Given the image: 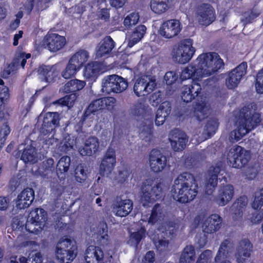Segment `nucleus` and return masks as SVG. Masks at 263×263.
<instances>
[{"label": "nucleus", "instance_id": "1", "mask_svg": "<svg viewBox=\"0 0 263 263\" xmlns=\"http://www.w3.org/2000/svg\"><path fill=\"white\" fill-rule=\"evenodd\" d=\"M223 65L219 55L215 52L202 53L181 72L180 79L199 80L216 73Z\"/></svg>", "mask_w": 263, "mask_h": 263}, {"label": "nucleus", "instance_id": "2", "mask_svg": "<svg viewBox=\"0 0 263 263\" xmlns=\"http://www.w3.org/2000/svg\"><path fill=\"white\" fill-rule=\"evenodd\" d=\"M256 105L250 104L234 112L236 129L230 133L231 140H239L260 123V115L256 112Z\"/></svg>", "mask_w": 263, "mask_h": 263}, {"label": "nucleus", "instance_id": "3", "mask_svg": "<svg viewBox=\"0 0 263 263\" xmlns=\"http://www.w3.org/2000/svg\"><path fill=\"white\" fill-rule=\"evenodd\" d=\"M198 188L194 177L190 173H183L174 180L171 194L175 200L186 203L195 198L198 193Z\"/></svg>", "mask_w": 263, "mask_h": 263}, {"label": "nucleus", "instance_id": "4", "mask_svg": "<svg viewBox=\"0 0 263 263\" xmlns=\"http://www.w3.org/2000/svg\"><path fill=\"white\" fill-rule=\"evenodd\" d=\"M195 51L193 40L188 39L183 40L174 46L171 55L174 62L184 64L192 59Z\"/></svg>", "mask_w": 263, "mask_h": 263}, {"label": "nucleus", "instance_id": "5", "mask_svg": "<svg viewBox=\"0 0 263 263\" xmlns=\"http://www.w3.org/2000/svg\"><path fill=\"white\" fill-rule=\"evenodd\" d=\"M162 186L161 183L152 179H147L143 183L141 201L143 206H146L147 203L156 201L162 196Z\"/></svg>", "mask_w": 263, "mask_h": 263}, {"label": "nucleus", "instance_id": "6", "mask_svg": "<svg viewBox=\"0 0 263 263\" xmlns=\"http://www.w3.org/2000/svg\"><path fill=\"white\" fill-rule=\"evenodd\" d=\"M77 254L76 241L68 238H62L59 242L57 252V257L63 263L72 261Z\"/></svg>", "mask_w": 263, "mask_h": 263}, {"label": "nucleus", "instance_id": "7", "mask_svg": "<svg viewBox=\"0 0 263 263\" xmlns=\"http://www.w3.org/2000/svg\"><path fill=\"white\" fill-rule=\"evenodd\" d=\"M250 158V154L242 147L234 145L227 154V159L231 165L235 168L241 167L246 164Z\"/></svg>", "mask_w": 263, "mask_h": 263}, {"label": "nucleus", "instance_id": "8", "mask_svg": "<svg viewBox=\"0 0 263 263\" xmlns=\"http://www.w3.org/2000/svg\"><path fill=\"white\" fill-rule=\"evenodd\" d=\"M195 16L200 25L208 26L215 20V11L211 5L202 3L197 7Z\"/></svg>", "mask_w": 263, "mask_h": 263}, {"label": "nucleus", "instance_id": "9", "mask_svg": "<svg viewBox=\"0 0 263 263\" xmlns=\"http://www.w3.org/2000/svg\"><path fill=\"white\" fill-rule=\"evenodd\" d=\"M156 79L150 76H144L136 80L134 90L135 94L139 97L152 92L156 87Z\"/></svg>", "mask_w": 263, "mask_h": 263}, {"label": "nucleus", "instance_id": "10", "mask_svg": "<svg viewBox=\"0 0 263 263\" xmlns=\"http://www.w3.org/2000/svg\"><path fill=\"white\" fill-rule=\"evenodd\" d=\"M247 68V63L242 62L229 73L226 79V84L228 88L233 89L237 86L242 77L246 74Z\"/></svg>", "mask_w": 263, "mask_h": 263}, {"label": "nucleus", "instance_id": "11", "mask_svg": "<svg viewBox=\"0 0 263 263\" xmlns=\"http://www.w3.org/2000/svg\"><path fill=\"white\" fill-rule=\"evenodd\" d=\"M182 26L177 20H170L164 22L160 27V34L165 39H172L176 36L181 31Z\"/></svg>", "mask_w": 263, "mask_h": 263}, {"label": "nucleus", "instance_id": "12", "mask_svg": "<svg viewBox=\"0 0 263 263\" xmlns=\"http://www.w3.org/2000/svg\"><path fill=\"white\" fill-rule=\"evenodd\" d=\"M234 195V188L231 184L221 185L214 201L219 206H224L233 198Z\"/></svg>", "mask_w": 263, "mask_h": 263}, {"label": "nucleus", "instance_id": "13", "mask_svg": "<svg viewBox=\"0 0 263 263\" xmlns=\"http://www.w3.org/2000/svg\"><path fill=\"white\" fill-rule=\"evenodd\" d=\"M169 140L172 148L176 152L184 149L188 141L186 134L178 129H174L171 132Z\"/></svg>", "mask_w": 263, "mask_h": 263}, {"label": "nucleus", "instance_id": "14", "mask_svg": "<svg viewBox=\"0 0 263 263\" xmlns=\"http://www.w3.org/2000/svg\"><path fill=\"white\" fill-rule=\"evenodd\" d=\"M151 169L154 172H160L165 167L166 158L159 151L153 149L149 157Z\"/></svg>", "mask_w": 263, "mask_h": 263}, {"label": "nucleus", "instance_id": "15", "mask_svg": "<svg viewBox=\"0 0 263 263\" xmlns=\"http://www.w3.org/2000/svg\"><path fill=\"white\" fill-rule=\"evenodd\" d=\"M252 246L248 240L241 241L236 250L235 258L237 263H247L251 256Z\"/></svg>", "mask_w": 263, "mask_h": 263}, {"label": "nucleus", "instance_id": "16", "mask_svg": "<svg viewBox=\"0 0 263 263\" xmlns=\"http://www.w3.org/2000/svg\"><path fill=\"white\" fill-rule=\"evenodd\" d=\"M64 36L55 33L47 34L44 41V45L51 52H56L62 49L65 44Z\"/></svg>", "mask_w": 263, "mask_h": 263}, {"label": "nucleus", "instance_id": "17", "mask_svg": "<svg viewBox=\"0 0 263 263\" xmlns=\"http://www.w3.org/2000/svg\"><path fill=\"white\" fill-rule=\"evenodd\" d=\"M34 198V191L31 188H26L17 195L15 201L16 207L20 210L28 208Z\"/></svg>", "mask_w": 263, "mask_h": 263}, {"label": "nucleus", "instance_id": "18", "mask_svg": "<svg viewBox=\"0 0 263 263\" xmlns=\"http://www.w3.org/2000/svg\"><path fill=\"white\" fill-rule=\"evenodd\" d=\"M103 66L97 62H90L85 65L83 74L87 80H95L103 72Z\"/></svg>", "mask_w": 263, "mask_h": 263}, {"label": "nucleus", "instance_id": "19", "mask_svg": "<svg viewBox=\"0 0 263 263\" xmlns=\"http://www.w3.org/2000/svg\"><path fill=\"white\" fill-rule=\"evenodd\" d=\"M99 148V142L98 139L93 137H89L87 139L83 146L79 148V152L81 155L92 156L97 152Z\"/></svg>", "mask_w": 263, "mask_h": 263}, {"label": "nucleus", "instance_id": "20", "mask_svg": "<svg viewBox=\"0 0 263 263\" xmlns=\"http://www.w3.org/2000/svg\"><path fill=\"white\" fill-rule=\"evenodd\" d=\"M221 223V219L218 215H212L204 221L202 230L206 233H213L219 229Z\"/></svg>", "mask_w": 263, "mask_h": 263}, {"label": "nucleus", "instance_id": "21", "mask_svg": "<svg viewBox=\"0 0 263 263\" xmlns=\"http://www.w3.org/2000/svg\"><path fill=\"white\" fill-rule=\"evenodd\" d=\"M114 46L113 40L110 36L105 37L100 42L96 48L97 57L102 58L108 55Z\"/></svg>", "mask_w": 263, "mask_h": 263}, {"label": "nucleus", "instance_id": "22", "mask_svg": "<svg viewBox=\"0 0 263 263\" xmlns=\"http://www.w3.org/2000/svg\"><path fill=\"white\" fill-rule=\"evenodd\" d=\"M103 253L101 249L94 246H89L86 250L85 259L87 263H100Z\"/></svg>", "mask_w": 263, "mask_h": 263}, {"label": "nucleus", "instance_id": "23", "mask_svg": "<svg viewBox=\"0 0 263 263\" xmlns=\"http://www.w3.org/2000/svg\"><path fill=\"white\" fill-rule=\"evenodd\" d=\"M59 121V117L58 113L48 112L44 117L43 129L48 133H51L58 125Z\"/></svg>", "mask_w": 263, "mask_h": 263}, {"label": "nucleus", "instance_id": "24", "mask_svg": "<svg viewBox=\"0 0 263 263\" xmlns=\"http://www.w3.org/2000/svg\"><path fill=\"white\" fill-rule=\"evenodd\" d=\"M115 163V150L111 147L108 149L101 164V168L104 171L110 172L114 170Z\"/></svg>", "mask_w": 263, "mask_h": 263}, {"label": "nucleus", "instance_id": "25", "mask_svg": "<svg viewBox=\"0 0 263 263\" xmlns=\"http://www.w3.org/2000/svg\"><path fill=\"white\" fill-rule=\"evenodd\" d=\"M133 209V203L129 199L119 200L116 201V215L123 217L128 215Z\"/></svg>", "mask_w": 263, "mask_h": 263}, {"label": "nucleus", "instance_id": "26", "mask_svg": "<svg viewBox=\"0 0 263 263\" xmlns=\"http://www.w3.org/2000/svg\"><path fill=\"white\" fill-rule=\"evenodd\" d=\"M28 218L44 228L47 219V213L42 209L36 208L30 212Z\"/></svg>", "mask_w": 263, "mask_h": 263}, {"label": "nucleus", "instance_id": "27", "mask_svg": "<svg viewBox=\"0 0 263 263\" xmlns=\"http://www.w3.org/2000/svg\"><path fill=\"white\" fill-rule=\"evenodd\" d=\"M89 58L88 52L85 50H80L74 53L69 61L78 67L80 69Z\"/></svg>", "mask_w": 263, "mask_h": 263}, {"label": "nucleus", "instance_id": "28", "mask_svg": "<svg viewBox=\"0 0 263 263\" xmlns=\"http://www.w3.org/2000/svg\"><path fill=\"white\" fill-rule=\"evenodd\" d=\"M164 217V214L162 208L159 204H157L154 207L151 216L148 218L143 216L142 220L145 221L148 220L149 223H154L163 220Z\"/></svg>", "mask_w": 263, "mask_h": 263}, {"label": "nucleus", "instance_id": "29", "mask_svg": "<svg viewBox=\"0 0 263 263\" xmlns=\"http://www.w3.org/2000/svg\"><path fill=\"white\" fill-rule=\"evenodd\" d=\"M210 105L205 102H200L195 107L194 116L199 120L203 119L209 113Z\"/></svg>", "mask_w": 263, "mask_h": 263}, {"label": "nucleus", "instance_id": "30", "mask_svg": "<svg viewBox=\"0 0 263 263\" xmlns=\"http://www.w3.org/2000/svg\"><path fill=\"white\" fill-rule=\"evenodd\" d=\"M21 159L25 163L36 162L38 158L35 148L32 146H27L21 155Z\"/></svg>", "mask_w": 263, "mask_h": 263}, {"label": "nucleus", "instance_id": "31", "mask_svg": "<svg viewBox=\"0 0 263 263\" xmlns=\"http://www.w3.org/2000/svg\"><path fill=\"white\" fill-rule=\"evenodd\" d=\"M86 85L84 81L73 79L68 81L64 86L65 92H76L82 89Z\"/></svg>", "mask_w": 263, "mask_h": 263}, {"label": "nucleus", "instance_id": "32", "mask_svg": "<svg viewBox=\"0 0 263 263\" xmlns=\"http://www.w3.org/2000/svg\"><path fill=\"white\" fill-rule=\"evenodd\" d=\"M146 28L144 25H139L131 35L128 42V46L133 47L135 44L139 42L143 37L146 32Z\"/></svg>", "mask_w": 263, "mask_h": 263}, {"label": "nucleus", "instance_id": "33", "mask_svg": "<svg viewBox=\"0 0 263 263\" xmlns=\"http://www.w3.org/2000/svg\"><path fill=\"white\" fill-rule=\"evenodd\" d=\"M115 89V75L112 74L106 77L102 81V91L107 93H114Z\"/></svg>", "mask_w": 263, "mask_h": 263}, {"label": "nucleus", "instance_id": "34", "mask_svg": "<svg viewBox=\"0 0 263 263\" xmlns=\"http://www.w3.org/2000/svg\"><path fill=\"white\" fill-rule=\"evenodd\" d=\"M195 257L194 248L192 246H186L180 258V263H193Z\"/></svg>", "mask_w": 263, "mask_h": 263}, {"label": "nucleus", "instance_id": "35", "mask_svg": "<svg viewBox=\"0 0 263 263\" xmlns=\"http://www.w3.org/2000/svg\"><path fill=\"white\" fill-rule=\"evenodd\" d=\"M168 0H152L151 8L152 10L156 13L161 14L164 12L168 9Z\"/></svg>", "mask_w": 263, "mask_h": 263}, {"label": "nucleus", "instance_id": "36", "mask_svg": "<svg viewBox=\"0 0 263 263\" xmlns=\"http://www.w3.org/2000/svg\"><path fill=\"white\" fill-rule=\"evenodd\" d=\"M145 125L140 126V136L141 138L146 141H149L152 137L151 128L153 126L152 121L147 119Z\"/></svg>", "mask_w": 263, "mask_h": 263}, {"label": "nucleus", "instance_id": "37", "mask_svg": "<svg viewBox=\"0 0 263 263\" xmlns=\"http://www.w3.org/2000/svg\"><path fill=\"white\" fill-rule=\"evenodd\" d=\"M229 241L228 240H225L221 243L217 254L215 258L216 262L223 259L224 260L227 258L229 251Z\"/></svg>", "mask_w": 263, "mask_h": 263}, {"label": "nucleus", "instance_id": "38", "mask_svg": "<svg viewBox=\"0 0 263 263\" xmlns=\"http://www.w3.org/2000/svg\"><path fill=\"white\" fill-rule=\"evenodd\" d=\"M218 126V122L216 119L209 120L204 127V134L206 135L204 138L206 139L214 134Z\"/></svg>", "mask_w": 263, "mask_h": 263}, {"label": "nucleus", "instance_id": "39", "mask_svg": "<svg viewBox=\"0 0 263 263\" xmlns=\"http://www.w3.org/2000/svg\"><path fill=\"white\" fill-rule=\"evenodd\" d=\"M79 70L80 69L78 67H77L76 65L69 61L66 68L62 71V76L65 79H70L74 77Z\"/></svg>", "mask_w": 263, "mask_h": 263}, {"label": "nucleus", "instance_id": "40", "mask_svg": "<svg viewBox=\"0 0 263 263\" xmlns=\"http://www.w3.org/2000/svg\"><path fill=\"white\" fill-rule=\"evenodd\" d=\"M70 158L68 156H63L59 161L57 165V170L61 173L68 171L70 165Z\"/></svg>", "mask_w": 263, "mask_h": 263}, {"label": "nucleus", "instance_id": "41", "mask_svg": "<svg viewBox=\"0 0 263 263\" xmlns=\"http://www.w3.org/2000/svg\"><path fill=\"white\" fill-rule=\"evenodd\" d=\"M146 231L144 228H141L138 231L131 233L129 242L131 245L137 246L140 240L145 236Z\"/></svg>", "mask_w": 263, "mask_h": 263}, {"label": "nucleus", "instance_id": "42", "mask_svg": "<svg viewBox=\"0 0 263 263\" xmlns=\"http://www.w3.org/2000/svg\"><path fill=\"white\" fill-rule=\"evenodd\" d=\"M39 224L38 223L35 222L28 218L25 224V230L30 233L37 234L41 232L44 228Z\"/></svg>", "mask_w": 263, "mask_h": 263}, {"label": "nucleus", "instance_id": "43", "mask_svg": "<svg viewBox=\"0 0 263 263\" xmlns=\"http://www.w3.org/2000/svg\"><path fill=\"white\" fill-rule=\"evenodd\" d=\"M30 57V54H25L24 52H20L16 54L13 62H15L16 60L17 62L15 64V67L13 68L12 71L16 70L20 65L21 67H24L26 64V60L29 59Z\"/></svg>", "mask_w": 263, "mask_h": 263}, {"label": "nucleus", "instance_id": "44", "mask_svg": "<svg viewBox=\"0 0 263 263\" xmlns=\"http://www.w3.org/2000/svg\"><path fill=\"white\" fill-rule=\"evenodd\" d=\"M38 72L40 75V78L43 80H45V78L48 73H51L54 76H58L59 71L49 66H42L38 69Z\"/></svg>", "mask_w": 263, "mask_h": 263}, {"label": "nucleus", "instance_id": "45", "mask_svg": "<svg viewBox=\"0 0 263 263\" xmlns=\"http://www.w3.org/2000/svg\"><path fill=\"white\" fill-rule=\"evenodd\" d=\"M139 20V15L137 12H132L128 14L124 20V25L126 28H131L137 24Z\"/></svg>", "mask_w": 263, "mask_h": 263}, {"label": "nucleus", "instance_id": "46", "mask_svg": "<svg viewBox=\"0 0 263 263\" xmlns=\"http://www.w3.org/2000/svg\"><path fill=\"white\" fill-rule=\"evenodd\" d=\"M209 178L205 186V193L207 195H210L213 193L215 187L217 186L218 178H216L215 176H209Z\"/></svg>", "mask_w": 263, "mask_h": 263}, {"label": "nucleus", "instance_id": "47", "mask_svg": "<svg viewBox=\"0 0 263 263\" xmlns=\"http://www.w3.org/2000/svg\"><path fill=\"white\" fill-rule=\"evenodd\" d=\"M75 143V139L73 137L70 136L65 137L61 144V149L63 152H66L72 149Z\"/></svg>", "mask_w": 263, "mask_h": 263}, {"label": "nucleus", "instance_id": "48", "mask_svg": "<svg viewBox=\"0 0 263 263\" xmlns=\"http://www.w3.org/2000/svg\"><path fill=\"white\" fill-rule=\"evenodd\" d=\"M77 97L76 93H71L60 99L58 101V103L62 105L71 107L74 105L77 100Z\"/></svg>", "mask_w": 263, "mask_h": 263}, {"label": "nucleus", "instance_id": "49", "mask_svg": "<svg viewBox=\"0 0 263 263\" xmlns=\"http://www.w3.org/2000/svg\"><path fill=\"white\" fill-rule=\"evenodd\" d=\"M102 101L101 99L96 100L92 101L88 106L86 114L95 113L103 108Z\"/></svg>", "mask_w": 263, "mask_h": 263}, {"label": "nucleus", "instance_id": "50", "mask_svg": "<svg viewBox=\"0 0 263 263\" xmlns=\"http://www.w3.org/2000/svg\"><path fill=\"white\" fill-rule=\"evenodd\" d=\"M74 177L76 181L79 183L84 182L87 178V174L82 165L77 166L75 170Z\"/></svg>", "mask_w": 263, "mask_h": 263}, {"label": "nucleus", "instance_id": "51", "mask_svg": "<svg viewBox=\"0 0 263 263\" xmlns=\"http://www.w3.org/2000/svg\"><path fill=\"white\" fill-rule=\"evenodd\" d=\"M255 87L258 93H263V68L258 72L256 76Z\"/></svg>", "mask_w": 263, "mask_h": 263}, {"label": "nucleus", "instance_id": "52", "mask_svg": "<svg viewBox=\"0 0 263 263\" xmlns=\"http://www.w3.org/2000/svg\"><path fill=\"white\" fill-rule=\"evenodd\" d=\"M157 250L160 252L167 251L170 249L169 241L164 238H158L154 241Z\"/></svg>", "mask_w": 263, "mask_h": 263}, {"label": "nucleus", "instance_id": "53", "mask_svg": "<svg viewBox=\"0 0 263 263\" xmlns=\"http://www.w3.org/2000/svg\"><path fill=\"white\" fill-rule=\"evenodd\" d=\"M252 206L256 210L263 206V188L256 193Z\"/></svg>", "mask_w": 263, "mask_h": 263}, {"label": "nucleus", "instance_id": "54", "mask_svg": "<svg viewBox=\"0 0 263 263\" xmlns=\"http://www.w3.org/2000/svg\"><path fill=\"white\" fill-rule=\"evenodd\" d=\"M130 171L126 167H123L118 170V175L116 180L119 183L126 181L130 175Z\"/></svg>", "mask_w": 263, "mask_h": 263}, {"label": "nucleus", "instance_id": "55", "mask_svg": "<svg viewBox=\"0 0 263 263\" xmlns=\"http://www.w3.org/2000/svg\"><path fill=\"white\" fill-rule=\"evenodd\" d=\"M25 218L22 217L20 218H15L13 219L12 223L11 224L13 230L15 231H19L20 232H24L25 230Z\"/></svg>", "mask_w": 263, "mask_h": 263}, {"label": "nucleus", "instance_id": "56", "mask_svg": "<svg viewBox=\"0 0 263 263\" xmlns=\"http://www.w3.org/2000/svg\"><path fill=\"white\" fill-rule=\"evenodd\" d=\"M248 204L247 198L245 196L240 197L233 204V208L238 209L239 215H242L243 212V208L246 206Z\"/></svg>", "mask_w": 263, "mask_h": 263}, {"label": "nucleus", "instance_id": "57", "mask_svg": "<svg viewBox=\"0 0 263 263\" xmlns=\"http://www.w3.org/2000/svg\"><path fill=\"white\" fill-rule=\"evenodd\" d=\"M127 86V81L122 77L116 75V93L123 91Z\"/></svg>", "mask_w": 263, "mask_h": 263}, {"label": "nucleus", "instance_id": "58", "mask_svg": "<svg viewBox=\"0 0 263 263\" xmlns=\"http://www.w3.org/2000/svg\"><path fill=\"white\" fill-rule=\"evenodd\" d=\"M10 133V128L7 124L3 125L0 128V146L4 145L8 135Z\"/></svg>", "mask_w": 263, "mask_h": 263}, {"label": "nucleus", "instance_id": "59", "mask_svg": "<svg viewBox=\"0 0 263 263\" xmlns=\"http://www.w3.org/2000/svg\"><path fill=\"white\" fill-rule=\"evenodd\" d=\"M181 98L185 102H190L193 100L190 87L185 85L182 88Z\"/></svg>", "mask_w": 263, "mask_h": 263}, {"label": "nucleus", "instance_id": "60", "mask_svg": "<svg viewBox=\"0 0 263 263\" xmlns=\"http://www.w3.org/2000/svg\"><path fill=\"white\" fill-rule=\"evenodd\" d=\"M190 87L193 99H195L200 92L201 88L200 84L196 82H193L191 85H186Z\"/></svg>", "mask_w": 263, "mask_h": 263}, {"label": "nucleus", "instance_id": "61", "mask_svg": "<svg viewBox=\"0 0 263 263\" xmlns=\"http://www.w3.org/2000/svg\"><path fill=\"white\" fill-rule=\"evenodd\" d=\"M178 79V75L174 71L166 72L164 76V80L167 85L174 83Z\"/></svg>", "mask_w": 263, "mask_h": 263}, {"label": "nucleus", "instance_id": "62", "mask_svg": "<svg viewBox=\"0 0 263 263\" xmlns=\"http://www.w3.org/2000/svg\"><path fill=\"white\" fill-rule=\"evenodd\" d=\"M28 237L23 234H20L16 240L15 246L16 247H25L28 245Z\"/></svg>", "mask_w": 263, "mask_h": 263}, {"label": "nucleus", "instance_id": "63", "mask_svg": "<svg viewBox=\"0 0 263 263\" xmlns=\"http://www.w3.org/2000/svg\"><path fill=\"white\" fill-rule=\"evenodd\" d=\"M212 257V252L210 250L204 251L200 255L199 259L197 263H209Z\"/></svg>", "mask_w": 263, "mask_h": 263}, {"label": "nucleus", "instance_id": "64", "mask_svg": "<svg viewBox=\"0 0 263 263\" xmlns=\"http://www.w3.org/2000/svg\"><path fill=\"white\" fill-rule=\"evenodd\" d=\"M42 256L40 253L30 254L27 259L26 263H42Z\"/></svg>", "mask_w": 263, "mask_h": 263}]
</instances>
